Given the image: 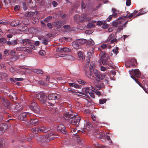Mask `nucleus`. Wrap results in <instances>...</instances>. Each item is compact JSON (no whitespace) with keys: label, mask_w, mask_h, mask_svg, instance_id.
<instances>
[{"label":"nucleus","mask_w":148,"mask_h":148,"mask_svg":"<svg viewBox=\"0 0 148 148\" xmlns=\"http://www.w3.org/2000/svg\"><path fill=\"white\" fill-rule=\"evenodd\" d=\"M10 72L12 73H14L15 72V69L13 67L10 68Z\"/></svg>","instance_id":"nucleus-58"},{"label":"nucleus","mask_w":148,"mask_h":148,"mask_svg":"<svg viewBox=\"0 0 148 148\" xmlns=\"http://www.w3.org/2000/svg\"><path fill=\"white\" fill-rule=\"evenodd\" d=\"M1 99L3 104L6 108H10V103L9 101L4 97H1Z\"/></svg>","instance_id":"nucleus-11"},{"label":"nucleus","mask_w":148,"mask_h":148,"mask_svg":"<svg viewBox=\"0 0 148 148\" xmlns=\"http://www.w3.org/2000/svg\"><path fill=\"white\" fill-rule=\"evenodd\" d=\"M98 79L105 81L107 83H108V77H106V75L104 73L100 74V76Z\"/></svg>","instance_id":"nucleus-17"},{"label":"nucleus","mask_w":148,"mask_h":148,"mask_svg":"<svg viewBox=\"0 0 148 148\" xmlns=\"http://www.w3.org/2000/svg\"><path fill=\"white\" fill-rule=\"evenodd\" d=\"M34 14V13L32 12H28L27 13V16L28 17H32Z\"/></svg>","instance_id":"nucleus-43"},{"label":"nucleus","mask_w":148,"mask_h":148,"mask_svg":"<svg viewBox=\"0 0 148 148\" xmlns=\"http://www.w3.org/2000/svg\"><path fill=\"white\" fill-rule=\"evenodd\" d=\"M131 0H126V5L127 6H129L131 4Z\"/></svg>","instance_id":"nucleus-51"},{"label":"nucleus","mask_w":148,"mask_h":148,"mask_svg":"<svg viewBox=\"0 0 148 148\" xmlns=\"http://www.w3.org/2000/svg\"><path fill=\"white\" fill-rule=\"evenodd\" d=\"M64 52H69L71 51V50L67 47H64Z\"/></svg>","instance_id":"nucleus-45"},{"label":"nucleus","mask_w":148,"mask_h":148,"mask_svg":"<svg viewBox=\"0 0 148 148\" xmlns=\"http://www.w3.org/2000/svg\"><path fill=\"white\" fill-rule=\"evenodd\" d=\"M57 129L59 132L64 133L65 132L66 128L62 124L59 125L57 127Z\"/></svg>","instance_id":"nucleus-13"},{"label":"nucleus","mask_w":148,"mask_h":148,"mask_svg":"<svg viewBox=\"0 0 148 148\" xmlns=\"http://www.w3.org/2000/svg\"><path fill=\"white\" fill-rule=\"evenodd\" d=\"M26 49L25 50L27 52L30 53L32 51V49H31L29 48L28 47H26Z\"/></svg>","instance_id":"nucleus-53"},{"label":"nucleus","mask_w":148,"mask_h":148,"mask_svg":"<svg viewBox=\"0 0 148 148\" xmlns=\"http://www.w3.org/2000/svg\"><path fill=\"white\" fill-rule=\"evenodd\" d=\"M10 39L6 42V45L9 46H14L17 44V41L16 40H13L11 41H10Z\"/></svg>","instance_id":"nucleus-18"},{"label":"nucleus","mask_w":148,"mask_h":148,"mask_svg":"<svg viewBox=\"0 0 148 148\" xmlns=\"http://www.w3.org/2000/svg\"><path fill=\"white\" fill-rule=\"evenodd\" d=\"M7 40L4 38H0V42L2 43H5L7 42Z\"/></svg>","instance_id":"nucleus-41"},{"label":"nucleus","mask_w":148,"mask_h":148,"mask_svg":"<svg viewBox=\"0 0 148 148\" xmlns=\"http://www.w3.org/2000/svg\"><path fill=\"white\" fill-rule=\"evenodd\" d=\"M22 140H21V142H24V141L27 140H28L29 141H30L31 140L30 138H25L24 137H22Z\"/></svg>","instance_id":"nucleus-38"},{"label":"nucleus","mask_w":148,"mask_h":148,"mask_svg":"<svg viewBox=\"0 0 148 148\" xmlns=\"http://www.w3.org/2000/svg\"><path fill=\"white\" fill-rule=\"evenodd\" d=\"M137 62L134 58H132L130 61H127L125 64L126 67H135L137 65Z\"/></svg>","instance_id":"nucleus-5"},{"label":"nucleus","mask_w":148,"mask_h":148,"mask_svg":"<svg viewBox=\"0 0 148 148\" xmlns=\"http://www.w3.org/2000/svg\"><path fill=\"white\" fill-rule=\"evenodd\" d=\"M60 95L56 93L50 94L48 95V99L49 100L58 99H60Z\"/></svg>","instance_id":"nucleus-6"},{"label":"nucleus","mask_w":148,"mask_h":148,"mask_svg":"<svg viewBox=\"0 0 148 148\" xmlns=\"http://www.w3.org/2000/svg\"><path fill=\"white\" fill-rule=\"evenodd\" d=\"M56 136L53 133H51L47 134L45 136V140L46 142H48L53 139L54 138H56Z\"/></svg>","instance_id":"nucleus-8"},{"label":"nucleus","mask_w":148,"mask_h":148,"mask_svg":"<svg viewBox=\"0 0 148 148\" xmlns=\"http://www.w3.org/2000/svg\"><path fill=\"white\" fill-rule=\"evenodd\" d=\"M118 47H117L115 49L112 50V51L115 54V56H116L119 53V51H118Z\"/></svg>","instance_id":"nucleus-37"},{"label":"nucleus","mask_w":148,"mask_h":148,"mask_svg":"<svg viewBox=\"0 0 148 148\" xmlns=\"http://www.w3.org/2000/svg\"><path fill=\"white\" fill-rule=\"evenodd\" d=\"M86 40L84 39H79L78 40V42L80 44L82 45L86 42Z\"/></svg>","instance_id":"nucleus-29"},{"label":"nucleus","mask_w":148,"mask_h":148,"mask_svg":"<svg viewBox=\"0 0 148 148\" xmlns=\"http://www.w3.org/2000/svg\"><path fill=\"white\" fill-rule=\"evenodd\" d=\"M47 26L50 29H51L53 28L52 25L50 23H47Z\"/></svg>","instance_id":"nucleus-62"},{"label":"nucleus","mask_w":148,"mask_h":148,"mask_svg":"<svg viewBox=\"0 0 148 148\" xmlns=\"http://www.w3.org/2000/svg\"><path fill=\"white\" fill-rule=\"evenodd\" d=\"M80 17H81L80 21L82 22L85 21H89L92 18L89 17L87 15L84 14H82Z\"/></svg>","instance_id":"nucleus-12"},{"label":"nucleus","mask_w":148,"mask_h":148,"mask_svg":"<svg viewBox=\"0 0 148 148\" xmlns=\"http://www.w3.org/2000/svg\"><path fill=\"white\" fill-rule=\"evenodd\" d=\"M64 118L65 120L69 119V122L77 127L79 123L81 118L78 116H74L72 114H64Z\"/></svg>","instance_id":"nucleus-1"},{"label":"nucleus","mask_w":148,"mask_h":148,"mask_svg":"<svg viewBox=\"0 0 148 148\" xmlns=\"http://www.w3.org/2000/svg\"><path fill=\"white\" fill-rule=\"evenodd\" d=\"M39 54L41 56H44L45 55L46 53L45 51L43 50H41L39 51Z\"/></svg>","instance_id":"nucleus-47"},{"label":"nucleus","mask_w":148,"mask_h":148,"mask_svg":"<svg viewBox=\"0 0 148 148\" xmlns=\"http://www.w3.org/2000/svg\"><path fill=\"white\" fill-rule=\"evenodd\" d=\"M91 117L93 121L95 122L96 123L98 124L99 123V121L96 120V118L95 116L93 115H91Z\"/></svg>","instance_id":"nucleus-34"},{"label":"nucleus","mask_w":148,"mask_h":148,"mask_svg":"<svg viewBox=\"0 0 148 148\" xmlns=\"http://www.w3.org/2000/svg\"><path fill=\"white\" fill-rule=\"evenodd\" d=\"M131 77L137 83L140 87H141L145 91V92H147V91L146 90V88L145 87L143 86V84L140 83L137 79L135 77H133L132 76H131Z\"/></svg>","instance_id":"nucleus-14"},{"label":"nucleus","mask_w":148,"mask_h":148,"mask_svg":"<svg viewBox=\"0 0 148 148\" xmlns=\"http://www.w3.org/2000/svg\"><path fill=\"white\" fill-rule=\"evenodd\" d=\"M127 15L126 16H121V17L119 18H118L119 20L121 19H125L127 18Z\"/></svg>","instance_id":"nucleus-54"},{"label":"nucleus","mask_w":148,"mask_h":148,"mask_svg":"<svg viewBox=\"0 0 148 148\" xmlns=\"http://www.w3.org/2000/svg\"><path fill=\"white\" fill-rule=\"evenodd\" d=\"M92 125H91L89 122H86L85 125V127L86 129L89 130L91 128H92Z\"/></svg>","instance_id":"nucleus-26"},{"label":"nucleus","mask_w":148,"mask_h":148,"mask_svg":"<svg viewBox=\"0 0 148 148\" xmlns=\"http://www.w3.org/2000/svg\"><path fill=\"white\" fill-rule=\"evenodd\" d=\"M14 79L16 81H22L23 80V78H15Z\"/></svg>","instance_id":"nucleus-63"},{"label":"nucleus","mask_w":148,"mask_h":148,"mask_svg":"<svg viewBox=\"0 0 148 148\" xmlns=\"http://www.w3.org/2000/svg\"><path fill=\"white\" fill-rule=\"evenodd\" d=\"M63 57H65V59L70 60H74L75 59L74 57L71 55H68L67 54H64V56H62Z\"/></svg>","instance_id":"nucleus-19"},{"label":"nucleus","mask_w":148,"mask_h":148,"mask_svg":"<svg viewBox=\"0 0 148 148\" xmlns=\"http://www.w3.org/2000/svg\"><path fill=\"white\" fill-rule=\"evenodd\" d=\"M78 56L80 59L83 60L85 59V57H84L83 56V54L81 52H79L78 53Z\"/></svg>","instance_id":"nucleus-36"},{"label":"nucleus","mask_w":148,"mask_h":148,"mask_svg":"<svg viewBox=\"0 0 148 148\" xmlns=\"http://www.w3.org/2000/svg\"><path fill=\"white\" fill-rule=\"evenodd\" d=\"M92 73V74H94L98 78L99 77L101 74L96 69H93Z\"/></svg>","instance_id":"nucleus-24"},{"label":"nucleus","mask_w":148,"mask_h":148,"mask_svg":"<svg viewBox=\"0 0 148 148\" xmlns=\"http://www.w3.org/2000/svg\"><path fill=\"white\" fill-rule=\"evenodd\" d=\"M52 17L51 16H48L44 20V22L45 23H47L50 21L52 19Z\"/></svg>","instance_id":"nucleus-33"},{"label":"nucleus","mask_w":148,"mask_h":148,"mask_svg":"<svg viewBox=\"0 0 148 148\" xmlns=\"http://www.w3.org/2000/svg\"><path fill=\"white\" fill-rule=\"evenodd\" d=\"M30 109L36 113H39L40 112V108L38 105L35 101L33 102L30 106Z\"/></svg>","instance_id":"nucleus-4"},{"label":"nucleus","mask_w":148,"mask_h":148,"mask_svg":"<svg viewBox=\"0 0 148 148\" xmlns=\"http://www.w3.org/2000/svg\"><path fill=\"white\" fill-rule=\"evenodd\" d=\"M108 46V45L107 44H102L101 45L100 47L103 49H106Z\"/></svg>","instance_id":"nucleus-46"},{"label":"nucleus","mask_w":148,"mask_h":148,"mask_svg":"<svg viewBox=\"0 0 148 148\" xmlns=\"http://www.w3.org/2000/svg\"><path fill=\"white\" fill-rule=\"evenodd\" d=\"M87 27L89 29H91L95 27V25L93 24V23H89L88 24Z\"/></svg>","instance_id":"nucleus-31"},{"label":"nucleus","mask_w":148,"mask_h":148,"mask_svg":"<svg viewBox=\"0 0 148 148\" xmlns=\"http://www.w3.org/2000/svg\"><path fill=\"white\" fill-rule=\"evenodd\" d=\"M95 63L93 62H91L90 64V69H91V67L92 68H94L95 67Z\"/></svg>","instance_id":"nucleus-59"},{"label":"nucleus","mask_w":148,"mask_h":148,"mask_svg":"<svg viewBox=\"0 0 148 148\" xmlns=\"http://www.w3.org/2000/svg\"><path fill=\"white\" fill-rule=\"evenodd\" d=\"M29 122L30 124L34 125H36L38 124V120L37 119H31Z\"/></svg>","instance_id":"nucleus-21"},{"label":"nucleus","mask_w":148,"mask_h":148,"mask_svg":"<svg viewBox=\"0 0 148 148\" xmlns=\"http://www.w3.org/2000/svg\"><path fill=\"white\" fill-rule=\"evenodd\" d=\"M122 21H114L112 23V25L114 27H116L118 24H121L122 22Z\"/></svg>","instance_id":"nucleus-28"},{"label":"nucleus","mask_w":148,"mask_h":148,"mask_svg":"<svg viewBox=\"0 0 148 148\" xmlns=\"http://www.w3.org/2000/svg\"><path fill=\"white\" fill-rule=\"evenodd\" d=\"M102 60V64L103 65H108L109 66H110V65H111V63H110L107 60H106L105 59H103Z\"/></svg>","instance_id":"nucleus-25"},{"label":"nucleus","mask_w":148,"mask_h":148,"mask_svg":"<svg viewBox=\"0 0 148 148\" xmlns=\"http://www.w3.org/2000/svg\"><path fill=\"white\" fill-rule=\"evenodd\" d=\"M81 6L82 8L84 9L86 7V5L85 3L83 1H82V3L81 5Z\"/></svg>","instance_id":"nucleus-49"},{"label":"nucleus","mask_w":148,"mask_h":148,"mask_svg":"<svg viewBox=\"0 0 148 148\" xmlns=\"http://www.w3.org/2000/svg\"><path fill=\"white\" fill-rule=\"evenodd\" d=\"M34 71V72L38 74H42L43 73V72L40 69H35Z\"/></svg>","instance_id":"nucleus-30"},{"label":"nucleus","mask_w":148,"mask_h":148,"mask_svg":"<svg viewBox=\"0 0 148 148\" xmlns=\"http://www.w3.org/2000/svg\"><path fill=\"white\" fill-rule=\"evenodd\" d=\"M78 43V42L73 41L72 43V46L74 48L76 49H79L80 47Z\"/></svg>","instance_id":"nucleus-22"},{"label":"nucleus","mask_w":148,"mask_h":148,"mask_svg":"<svg viewBox=\"0 0 148 148\" xmlns=\"http://www.w3.org/2000/svg\"><path fill=\"white\" fill-rule=\"evenodd\" d=\"M112 17V15H110L108 18L107 19V21L108 22L110 21L111 20Z\"/></svg>","instance_id":"nucleus-64"},{"label":"nucleus","mask_w":148,"mask_h":148,"mask_svg":"<svg viewBox=\"0 0 148 148\" xmlns=\"http://www.w3.org/2000/svg\"><path fill=\"white\" fill-rule=\"evenodd\" d=\"M130 73L131 76L133 77H138L140 76L141 74L140 71L138 69L135 70L132 69L131 71H130Z\"/></svg>","instance_id":"nucleus-7"},{"label":"nucleus","mask_w":148,"mask_h":148,"mask_svg":"<svg viewBox=\"0 0 148 148\" xmlns=\"http://www.w3.org/2000/svg\"><path fill=\"white\" fill-rule=\"evenodd\" d=\"M38 131L39 133L41 132H43L46 133L50 130V129L49 128L45 126H40L38 127Z\"/></svg>","instance_id":"nucleus-9"},{"label":"nucleus","mask_w":148,"mask_h":148,"mask_svg":"<svg viewBox=\"0 0 148 148\" xmlns=\"http://www.w3.org/2000/svg\"><path fill=\"white\" fill-rule=\"evenodd\" d=\"M31 131L34 133L36 134L39 133L38 127L37 128H33L32 129Z\"/></svg>","instance_id":"nucleus-35"},{"label":"nucleus","mask_w":148,"mask_h":148,"mask_svg":"<svg viewBox=\"0 0 148 148\" xmlns=\"http://www.w3.org/2000/svg\"><path fill=\"white\" fill-rule=\"evenodd\" d=\"M63 40H65L68 42H70L71 41L72 38H66L65 37H63L62 38Z\"/></svg>","instance_id":"nucleus-42"},{"label":"nucleus","mask_w":148,"mask_h":148,"mask_svg":"<svg viewBox=\"0 0 148 148\" xmlns=\"http://www.w3.org/2000/svg\"><path fill=\"white\" fill-rule=\"evenodd\" d=\"M89 52H87V56L89 58H90L92 56V54L91 51H92V53H93L94 51H93V49H89Z\"/></svg>","instance_id":"nucleus-32"},{"label":"nucleus","mask_w":148,"mask_h":148,"mask_svg":"<svg viewBox=\"0 0 148 148\" xmlns=\"http://www.w3.org/2000/svg\"><path fill=\"white\" fill-rule=\"evenodd\" d=\"M26 49V47H18L16 48V50L18 51H23Z\"/></svg>","instance_id":"nucleus-27"},{"label":"nucleus","mask_w":148,"mask_h":148,"mask_svg":"<svg viewBox=\"0 0 148 148\" xmlns=\"http://www.w3.org/2000/svg\"><path fill=\"white\" fill-rule=\"evenodd\" d=\"M17 73L21 74H25V71H21L20 69H18L17 70Z\"/></svg>","instance_id":"nucleus-50"},{"label":"nucleus","mask_w":148,"mask_h":148,"mask_svg":"<svg viewBox=\"0 0 148 148\" xmlns=\"http://www.w3.org/2000/svg\"><path fill=\"white\" fill-rule=\"evenodd\" d=\"M42 41V43H43L45 45H46L47 44V40L44 38Z\"/></svg>","instance_id":"nucleus-60"},{"label":"nucleus","mask_w":148,"mask_h":148,"mask_svg":"<svg viewBox=\"0 0 148 148\" xmlns=\"http://www.w3.org/2000/svg\"><path fill=\"white\" fill-rule=\"evenodd\" d=\"M106 21H104L103 23L102 21H98L97 22V24L98 25L101 26L103 24H105Z\"/></svg>","instance_id":"nucleus-48"},{"label":"nucleus","mask_w":148,"mask_h":148,"mask_svg":"<svg viewBox=\"0 0 148 148\" xmlns=\"http://www.w3.org/2000/svg\"><path fill=\"white\" fill-rule=\"evenodd\" d=\"M76 138H77V141L79 143H80L81 142V138L79 137V136H78L77 135H76Z\"/></svg>","instance_id":"nucleus-57"},{"label":"nucleus","mask_w":148,"mask_h":148,"mask_svg":"<svg viewBox=\"0 0 148 148\" xmlns=\"http://www.w3.org/2000/svg\"><path fill=\"white\" fill-rule=\"evenodd\" d=\"M85 74L87 77L91 79H93L94 78V76L92 72V69H91L90 71H86L85 73Z\"/></svg>","instance_id":"nucleus-16"},{"label":"nucleus","mask_w":148,"mask_h":148,"mask_svg":"<svg viewBox=\"0 0 148 148\" xmlns=\"http://www.w3.org/2000/svg\"><path fill=\"white\" fill-rule=\"evenodd\" d=\"M78 82L79 83L82 84H85L86 82L83 80L81 79H79L78 80Z\"/></svg>","instance_id":"nucleus-52"},{"label":"nucleus","mask_w":148,"mask_h":148,"mask_svg":"<svg viewBox=\"0 0 148 148\" xmlns=\"http://www.w3.org/2000/svg\"><path fill=\"white\" fill-rule=\"evenodd\" d=\"M22 4H23V8L24 10H26L27 8L26 6V3H25L23 2V3Z\"/></svg>","instance_id":"nucleus-61"},{"label":"nucleus","mask_w":148,"mask_h":148,"mask_svg":"<svg viewBox=\"0 0 148 148\" xmlns=\"http://www.w3.org/2000/svg\"><path fill=\"white\" fill-rule=\"evenodd\" d=\"M36 98L42 103H45L46 101L47 96L44 94L40 92L36 95Z\"/></svg>","instance_id":"nucleus-3"},{"label":"nucleus","mask_w":148,"mask_h":148,"mask_svg":"<svg viewBox=\"0 0 148 148\" xmlns=\"http://www.w3.org/2000/svg\"><path fill=\"white\" fill-rule=\"evenodd\" d=\"M106 99H102L99 100V103L100 104H103L106 103Z\"/></svg>","instance_id":"nucleus-39"},{"label":"nucleus","mask_w":148,"mask_h":148,"mask_svg":"<svg viewBox=\"0 0 148 148\" xmlns=\"http://www.w3.org/2000/svg\"><path fill=\"white\" fill-rule=\"evenodd\" d=\"M101 60L103 59H105L106 56V53L105 52H102L101 53Z\"/></svg>","instance_id":"nucleus-44"},{"label":"nucleus","mask_w":148,"mask_h":148,"mask_svg":"<svg viewBox=\"0 0 148 148\" xmlns=\"http://www.w3.org/2000/svg\"><path fill=\"white\" fill-rule=\"evenodd\" d=\"M88 44L91 46L92 45L95 44L94 42L92 39L89 40L88 41Z\"/></svg>","instance_id":"nucleus-40"},{"label":"nucleus","mask_w":148,"mask_h":148,"mask_svg":"<svg viewBox=\"0 0 148 148\" xmlns=\"http://www.w3.org/2000/svg\"><path fill=\"white\" fill-rule=\"evenodd\" d=\"M100 81L97 79H96L95 81H94L93 83L95 85V87L91 86L93 92H95L96 91L95 88L99 90L105 87L103 83H101L100 84H97Z\"/></svg>","instance_id":"nucleus-2"},{"label":"nucleus","mask_w":148,"mask_h":148,"mask_svg":"<svg viewBox=\"0 0 148 148\" xmlns=\"http://www.w3.org/2000/svg\"><path fill=\"white\" fill-rule=\"evenodd\" d=\"M89 87H87L85 89V92L86 94L89 93L90 92L89 91Z\"/></svg>","instance_id":"nucleus-55"},{"label":"nucleus","mask_w":148,"mask_h":148,"mask_svg":"<svg viewBox=\"0 0 148 148\" xmlns=\"http://www.w3.org/2000/svg\"><path fill=\"white\" fill-rule=\"evenodd\" d=\"M21 23L18 20H16L12 21L10 23V25L12 27L16 26Z\"/></svg>","instance_id":"nucleus-20"},{"label":"nucleus","mask_w":148,"mask_h":148,"mask_svg":"<svg viewBox=\"0 0 148 148\" xmlns=\"http://www.w3.org/2000/svg\"><path fill=\"white\" fill-rule=\"evenodd\" d=\"M56 23H57V25L58 24L59 25H63V22L61 21H58L57 22H56Z\"/></svg>","instance_id":"nucleus-56"},{"label":"nucleus","mask_w":148,"mask_h":148,"mask_svg":"<svg viewBox=\"0 0 148 148\" xmlns=\"http://www.w3.org/2000/svg\"><path fill=\"white\" fill-rule=\"evenodd\" d=\"M21 42L23 45H30L31 44V40L28 39H23L21 40Z\"/></svg>","instance_id":"nucleus-15"},{"label":"nucleus","mask_w":148,"mask_h":148,"mask_svg":"<svg viewBox=\"0 0 148 148\" xmlns=\"http://www.w3.org/2000/svg\"><path fill=\"white\" fill-rule=\"evenodd\" d=\"M29 115V113L25 112L22 113L18 116V119L21 121L26 120L27 119V116Z\"/></svg>","instance_id":"nucleus-10"},{"label":"nucleus","mask_w":148,"mask_h":148,"mask_svg":"<svg viewBox=\"0 0 148 148\" xmlns=\"http://www.w3.org/2000/svg\"><path fill=\"white\" fill-rule=\"evenodd\" d=\"M7 125L5 124H1L0 125V130L2 132H3L7 128Z\"/></svg>","instance_id":"nucleus-23"}]
</instances>
